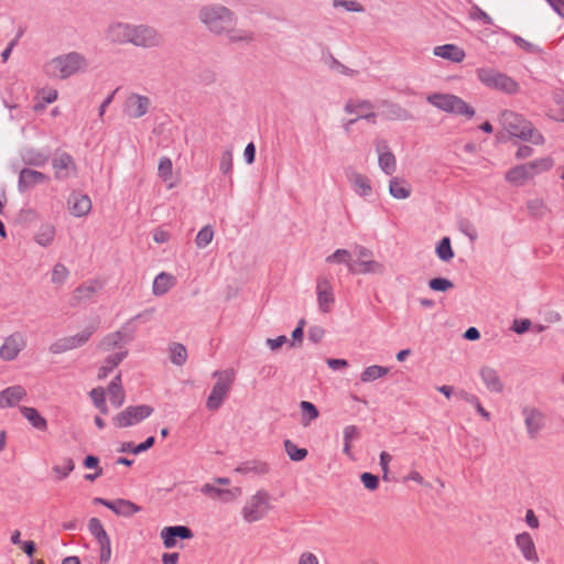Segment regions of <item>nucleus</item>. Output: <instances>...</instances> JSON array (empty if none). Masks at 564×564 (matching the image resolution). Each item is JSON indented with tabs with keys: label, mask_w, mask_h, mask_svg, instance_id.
<instances>
[{
	"label": "nucleus",
	"mask_w": 564,
	"mask_h": 564,
	"mask_svg": "<svg viewBox=\"0 0 564 564\" xmlns=\"http://www.w3.org/2000/svg\"><path fill=\"white\" fill-rule=\"evenodd\" d=\"M198 17L207 29L217 35L231 32L236 22L235 13L221 4L204 6Z\"/></svg>",
	"instance_id": "1"
},
{
	"label": "nucleus",
	"mask_w": 564,
	"mask_h": 564,
	"mask_svg": "<svg viewBox=\"0 0 564 564\" xmlns=\"http://www.w3.org/2000/svg\"><path fill=\"white\" fill-rule=\"evenodd\" d=\"M503 129L512 137L523 141H531L533 144H543L544 137L534 129L533 124L523 116L510 110L501 113Z\"/></svg>",
	"instance_id": "2"
},
{
	"label": "nucleus",
	"mask_w": 564,
	"mask_h": 564,
	"mask_svg": "<svg viewBox=\"0 0 564 564\" xmlns=\"http://www.w3.org/2000/svg\"><path fill=\"white\" fill-rule=\"evenodd\" d=\"M86 65L87 61L84 55L78 52H70L48 61L44 65V72L51 78L65 79L85 68Z\"/></svg>",
	"instance_id": "3"
},
{
	"label": "nucleus",
	"mask_w": 564,
	"mask_h": 564,
	"mask_svg": "<svg viewBox=\"0 0 564 564\" xmlns=\"http://www.w3.org/2000/svg\"><path fill=\"white\" fill-rule=\"evenodd\" d=\"M426 100L429 104L448 113L465 116L468 119L475 116V109L456 95L434 93L429 95Z\"/></svg>",
	"instance_id": "4"
},
{
	"label": "nucleus",
	"mask_w": 564,
	"mask_h": 564,
	"mask_svg": "<svg viewBox=\"0 0 564 564\" xmlns=\"http://www.w3.org/2000/svg\"><path fill=\"white\" fill-rule=\"evenodd\" d=\"M478 79L488 88L513 95L519 90V84L505 73L490 67L476 70Z\"/></svg>",
	"instance_id": "5"
},
{
	"label": "nucleus",
	"mask_w": 564,
	"mask_h": 564,
	"mask_svg": "<svg viewBox=\"0 0 564 564\" xmlns=\"http://www.w3.org/2000/svg\"><path fill=\"white\" fill-rule=\"evenodd\" d=\"M214 376H217L218 380L213 386L206 402V406L209 411H216L221 406L234 382L235 371L234 369H227L224 372L215 371Z\"/></svg>",
	"instance_id": "6"
},
{
	"label": "nucleus",
	"mask_w": 564,
	"mask_h": 564,
	"mask_svg": "<svg viewBox=\"0 0 564 564\" xmlns=\"http://www.w3.org/2000/svg\"><path fill=\"white\" fill-rule=\"evenodd\" d=\"M153 411L148 404L130 405L113 416L112 422L119 429L129 427L149 417Z\"/></svg>",
	"instance_id": "7"
},
{
	"label": "nucleus",
	"mask_w": 564,
	"mask_h": 564,
	"mask_svg": "<svg viewBox=\"0 0 564 564\" xmlns=\"http://www.w3.org/2000/svg\"><path fill=\"white\" fill-rule=\"evenodd\" d=\"M269 494L265 490L257 491L250 502L242 508L243 519L249 522H256L265 517L270 510Z\"/></svg>",
	"instance_id": "8"
},
{
	"label": "nucleus",
	"mask_w": 564,
	"mask_h": 564,
	"mask_svg": "<svg viewBox=\"0 0 564 564\" xmlns=\"http://www.w3.org/2000/svg\"><path fill=\"white\" fill-rule=\"evenodd\" d=\"M97 325L87 326L83 332L68 337H63L51 344L50 351L54 355L84 346L96 332Z\"/></svg>",
	"instance_id": "9"
},
{
	"label": "nucleus",
	"mask_w": 564,
	"mask_h": 564,
	"mask_svg": "<svg viewBox=\"0 0 564 564\" xmlns=\"http://www.w3.org/2000/svg\"><path fill=\"white\" fill-rule=\"evenodd\" d=\"M132 44L143 48L159 47L164 44V36L148 24H138L133 28Z\"/></svg>",
	"instance_id": "10"
},
{
	"label": "nucleus",
	"mask_w": 564,
	"mask_h": 564,
	"mask_svg": "<svg viewBox=\"0 0 564 564\" xmlns=\"http://www.w3.org/2000/svg\"><path fill=\"white\" fill-rule=\"evenodd\" d=\"M530 438H535L545 425V414L538 408L524 405L521 410Z\"/></svg>",
	"instance_id": "11"
},
{
	"label": "nucleus",
	"mask_w": 564,
	"mask_h": 564,
	"mask_svg": "<svg viewBox=\"0 0 564 564\" xmlns=\"http://www.w3.org/2000/svg\"><path fill=\"white\" fill-rule=\"evenodd\" d=\"M26 343L21 333H13L4 339L0 347V358L6 361L14 360Z\"/></svg>",
	"instance_id": "12"
},
{
	"label": "nucleus",
	"mask_w": 564,
	"mask_h": 564,
	"mask_svg": "<svg viewBox=\"0 0 564 564\" xmlns=\"http://www.w3.org/2000/svg\"><path fill=\"white\" fill-rule=\"evenodd\" d=\"M316 293L319 311L323 313H328L330 311V305L335 302L333 286L329 278H317Z\"/></svg>",
	"instance_id": "13"
},
{
	"label": "nucleus",
	"mask_w": 564,
	"mask_h": 564,
	"mask_svg": "<svg viewBox=\"0 0 564 564\" xmlns=\"http://www.w3.org/2000/svg\"><path fill=\"white\" fill-rule=\"evenodd\" d=\"M150 105L151 101L147 96L131 94L126 99L124 112L130 118L138 119L143 117L148 112Z\"/></svg>",
	"instance_id": "14"
},
{
	"label": "nucleus",
	"mask_w": 564,
	"mask_h": 564,
	"mask_svg": "<svg viewBox=\"0 0 564 564\" xmlns=\"http://www.w3.org/2000/svg\"><path fill=\"white\" fill-rule=\"evenodd\" d=\"M376 150L378 152L379 166L387 175H392L397 169V160L394 154L389 148L386 140H379L376 143Z\"/></svg>",
	"instance_id": "15"
},
{
	"label": "nucleus",
	"mask_w": 564,
	"mask_h": 564,
	"mask_svg": "<svg viewBox=\"0 0 564 564\" xmlns=\"http://www.w3.org/2000/svg\"><path fill=\"white\" fill-rule=\"evenodd\" d=\"M47 181L48 176L46 174L29 167H24L19 173L18 188L21 193H24L37 184H42Z\"/></svg>",
	"instance_id": "16"
},
{
	"label": "nucleus",
	"mask_w": 564,
	"mask_h": 564,
	"mask_svg": "<svg viewBox=\"0 0 564 564\" xmlns=\"http://www.w3.org/2000/svg\"><path fill=\"white\" fill-rule=\"evenodd\" d=\"M68 209L75 217L86 216L91 209V200L88 195L73 192L67 200Z\"/></svg>",
	"instance_id": "17"
},
{
	"label": "nucleus",
	"mask_w": 564,
	"mask_h": 564,
	"mask_svg": "<svg viewBox=\"0 0 564 564\" xmlns=\"http://www.w3.org/2000/svg\"><path fill=\"white\" fill-rule=\"evenodd\" d=\"M134 24L117 22L109 26L108 37L113 43L132 44Z\"/></svg>",
	"instance_id": "18"
},
{
	"label": "nucleus",
	"mask_w": 564,
	"mask_h": 564,
	"mask_svg": "<svg viewBox=\"0 0 564 564\" xmlns=\"http://www.w3.org/2000/svg\"><path fill=\"white\" fill-rule=\"evenodd\" d=\"M380 106L383 108L381 115L388 120L408 121L414 119L413 115L408 109L397 102L383 100Z\"/></svg>",
	"instance_id": "19"
},
{
	"label": "nucleus",
	"mask_w": 564,
	"mask_h": 564,
	"mask_svg": "<svg viewBox=\"0 0 564 564\" xmlns=\"http://www.w3.org/2000/svg\"><path fill=\"white\" fill-rule=\"evenodd\" d=\"M516 544L527 561L533 563L539 562V555L535 549V544L533 542L532 536L528 532L517 534Z\"/></svg>",
	"instance_id": "20"
},
{
	"label": "nucleus",
	"mask_w": 564,
	"mask_h": 564,
	"mask_svg": "<svg viewBox=\"0 0 564 564\" xmlns=\"http://www.w3.org/2000/svg\"><path fill=\"white\" fill-rule=\"evenodd\" d=\"M479 375L484 384L490 392L501 393L503 391V382L496 369L489 366H482L479 370Z\"/></svg>",
	"instance_id": "21"
},
{
	"label": "nucleus",
	"mask_w": 564,
	"mask_h": 564,
	"mask_svg": "<svg viewBox=\"0 0 564 564\" xmlns=\"http://www.w3.org/2000/svg\"><path fill=\"white\" fill-rule=\"evenodd\" d=\"M52 166L55 171V177L58 180L68 177V175H69L68 169L69 167H73L74 170H76V164L74 162V159L67 152H63L59 155H57L56 158H54L52 161Z\"/></svg>",
	"instance_id": "22"
},
{
	"label": "nucleus",
	"mask_w": 564,
	"mask_h": 564,
	"mask_svg": "<svg viewBox=\"0 0 564 564\" xmlns=\"http://www.w3.org/2000/svg\"><path fill=\"white\" fill-rule=\"evenodd\" d=\"M384 272V265L372 259L369 260H354L350 264V273L352 274H382Z\"/></svg>",
	"instance_id": "23"
},
{
	"label": "nucleus",
	"mask_w": 564,
	"mask_h": 564,
	"mask_svg": "<svg viewBox=\"0 0 564 564\" xmlns=\"http://www.w3.org/2000/svg\"><path fill=\"white\" fill-rule=\"evenodd\" d=\"M529 163L516 165L506 173L507 182L513 185H522L528 180L534 177Z\"/></svg>",
	"instance_id": "24"
},
{
	"label": "nucleus",
	"mask_w": 564,
	"mask_h": 564,
	"mask_svg": "<svg viewBox=\"0 0 564 564\" xmlns=\"http://www.w3.org/2000/svg\"><path fill=\"white\" fill-rule=\"evenodd\" d=\"M434 54L454 63H460L465 58V51L455 44L436 46L434 48Z\"/></svg>",
	"instance_id": "25"
},
{
	"label": "nucleus",
	"mask_w": 564,
	"mask_h": 564,
	"mask_svg": "<svg viewBox=\"0 0 564 564\" xmlns=\"http://www.w3.org/2000/svg\"><path fill=\"white\" fill-rule=\"evenodd\" d=\"M175 282L176 280L172 274L161 272L153 281L152 292L156 296L164 295L175 285Z\"/></svg>",
	"instance_id": "26"
},
{
	"label": "nucleus",
	"mask_w": 564,
	"mask_h": 564,
	"mask_svg": "<svg viewBox=\"0 0 564 564\" xmlns=\"http://www.w3.org/2000/svg\"><path fill=\"white\" fill-rule=\"evenodd\" d=\"M389 193L393 198L405 199L411 195V186L404 178L392 177L389 182Z\"/></svg>",
	"instance_id": "27"
},
{
	"label": "nucleus",
	"mask_w": 564,
	"mask_h": 564,
	"mask_svg": "<svg viewBox=\"0 0 564 564\" xmlns=\"http://www.w3.org/2000/svg\"><path fill=\"white\" fill-rule=\"evenodd\" d=\"M128 350L109 355L98 370V379L102 380L127 357Z\"/></svg>",
	"instance_id": "28"
},
{
	"label": "nucleus",
	"mask_w": 564,
	"mask_h": 564,
	"mask_svg": "<svg viewBox=\"0 0 564 564\" xmlns=\"http://www.w3.org/2000/svg\"><path fill=\"white\" fill-rule=\"evenodd\" d=\"M349 181L352 184V188L356 194L359 196H368L371 194L372 187L370 184V180L358 172H351L349 175Z\"/></svg>",
	"instance_id": "29"
},
{
	"label": "nucleus",
	"mask_w": 564,
	"mask_h": 564,
	"mask_svg": "<svg viewBox=\"0 0 564 564\" xmlns=\"http://www.w3.org/2000/svg\"><path fill=\"white\" fill-rule=\"evenodd\" d=\"M20 412L34 429L39 431L47 430V421L45 420L44 416L41 415V413L35 408L20 406Z\"/></svg>",
	"instance_id": "30"
},
{
	"label": "nucleus",
	"mask_w": 564,
	"mask_h": 564,
	"mask_svg": "<svg viewBox=\"0 0 564 564\" xmlns=\"http://www.w3.org/2000/svg\"><path fill=\"white\" fill-rule=\"evenodd\" d=\"M7 408L15 406L26 397V390L22 386H11L2 390Z\"/></svg>",
	"instance_id": "31"
},
{
	"label": "nucleus",
	"mask_w": 564,
	"mask_h": 564,
	"mask_svg": "<svg viewBox=\"0 0 564 564\" xmlns=\"http://www.w3.org/2000/svg\"><path fill=\"white\" fill-rule=\"evenodd\" d=\"M48 155L36 149L26 150L22 160L26 165L42 167L48 162Z\"/></svg>",
	"instance_id": "32"
},
{
	"label": "nucleus",
	"mask_w": 564,
	"mask_h": 564,
	"mask_svg": "<svg viewBox=\"0 0 564 564\" xmlns=\"http://www.w3.org/2000/svg\"><path fill=\"white\" fill-rule=\"evenodd\" d=\"M154 444H155V437L154 436H149V437L145 438V441L140 443L139 446H134L133 442L122 443L121 447L118 449V452H120V453L129 452V453H131L133 455H139V454H141L143 452H147L151 447H153Z\"/></svg>",
	"instance_id": "33"
},
{
	"label": "nucleus",
	"mask_w": 564,
	"mask_h": 564,
	"mask_svg": "<svg viewBox=\"0 0 564 564\" xmlns=\"http://www.w3.org/2000/svg\"><path fill=\"white\" fill-rule=\"evenodd\" d=\"M435 253L440 260L444 262H449L455 253L452 248V242L449 237H443L436 245Z\"/></svg>",
	"instance_id": "34"
},
{
	"label": "nucleus",
	"mask_w": 564,
	"mask_h": 564,
	"mask_svg": "<svg viewBox=\"0 0 564 564\" xmlns=\"http://www.w3.org/2000/svg\"><path fill=\"white\" fill-rule=\"evenodd\" d=\"M55 237V228L53 225H42L39 231L34 236V240L43 247H47L52 243Z\"/></svg>",
	"instance_id": "35"
},
{
	"label": "nucleus",
	"mask_w": 564,
	"mask_h": 564,
	"mask_svg": "<svg viewBox=\"0 0 564 564\" xmlns=\"http://www.w3.org/2000/svg\"><path fill=\"white\" fill-rule=\"evenodd\" d=\"M284 449L289 456V458L293 462H302L306 458L308 455V452L304 447H299L294 442L291 440H285L283 442Z\"/></svg>",
	"instance_id": "36"
},
{
	"label": "nucleus",
	"mask_w": 564,
	"mask_h": 564,
	"mask_svg": "<svg viewBox=\"0 0 564 564\" xmlns=\"http://www.w3.org/2000/svg\"><path fill=\"white\" fill-rule=\"evenodd\" d=\"M389 372L388 367L372 365L367 367L360 376L362 382H371L376 379L384 377Z\"/></svg>",
	"instance_id": "37"
},
{
	"label": "nucleus",
	"mask_w": 564,
	"mask_h": 564,
	"mask_svg": "<svg viewBox=\"0 0 564 564\" xmlns=\"http://www.w3.org/2000/svg\"><path fill=\"white\" fill-rule=\"evenodd\" d=\"M300 409L302 412V424L307 426L313 420L317 419L319 411L316 405L310 401H301Z\"/></svg>",
	"instance_id": "38"
},
{
	"label": "nucleus",
	"mask_w": 564,
	"mask_h": 564,
	"mask_svg": "<svg viewBox=\"0 0 564 564\" xmlns=\"http://www.w3.org/2000/svg\"><path fill=\"white\" fill-rule=\"evenodd\" d=\"M170 359L172 364L183 366L187 359L186 347L181 343H173L170 346Z\"/></svg>",
	"instance_id": "39"
},
{
	"label": "nucleus",
	"mask_w": 564,
	"mask_h": 564,
	"mask_svg": "<svg viewBox=\"0 0 564 564\" xmlns=\"http://www.w3.org/2000/svg\"><path fill=\"white\" fill-rule=\"evenodd\" d=\"M325 261L327 263H344L350 272V264L354 262L351 253L346 249H337L332 254L327 256Z\"/></svg>",
	"instance_id": "40"
},
{
	"label": "nucleus",
	"mask_w": 564,
	"mask_h": 564,
	"mask_svg": "<svg viewBox=\"0 0 564 564\" xmlns=\"http://www.w3.org/2000/svg\"><path fill=\"white\" fill-rule=\"evenodd\" d=\"M135 330H137V328L130 318L128 322H126L122 325V327L120 329L112 333V337L119 336L121 338L122 343L127 344V343H130L131 340H133Z\"/></svg>",
	"instance_id": "41"
},
{
	"label": "nucleus",
	"mask_w": 564,
	"mask_h": 564,
	"mask_svg": "<svg viewBox=\"0 0 564 564\" xmlns=\"http://www.w3.org/2000/svg\"><path fill=\"white\" fill-rule=\"evenodd\" d=\"M531 167L533 176H535L539 173L549 171L554 165V160L550 156L541 158L531 162H528Z\"/></svg>",
	"instance_id": "42"
},
{
	"label": "nucleus",
	"mask_w": 564,
	"mask_h": 564,
	"mask_svg": "<svg viewBox=\"0 0 564 564\" xmlns=\"http://www.w3.org/2000/svg\"><path fill=\"white\" fill-rule=\"evenodd\" d=\"M88 530L90 534L98 541L105 540L107 534L101 521L98 518H90L88 521Z\"/></svg>",
	"instance_id": "43"
},
{
	"label": "nucleus",
	"mask_w": 564,
	"mask_h": 564,
	"mask_svg": "<svg viewBox=\"0 0 564 564\" xmlns=\"http://www.w3.org/2000/svg\"><path fill=\"white\" fill-rule=\"evenodd\" d=\"M429 288L435 292H447L454 288V283L447 278L437 276L429 281Z\"/></svg>",
	"instance_id": "44"
},
{
	"label": "nucleus",
	"mask_w": 564,
	"mask_h": 564,
	"mask_svg": "<svg viewBox=\"0 0 564 564\" xmlns=\"http://www.w3.org/2000/svg\"><path fill=\"white\" fill-rule=\"evenodd\" d=\"M373 105L370 100H348L344 107L345 112L354 113L358 110H372Z\"/></svg>",
	"instance_id": "45"
},
{
	"label": "nucleus",
	"mask_w": 564,
	"mask_h": 564,
	"mask_svg": "<svg viewBox=\"0 0 564 564\" xmlns=\"http://www.w3.org/2000/svg\"><path fill=\"white\" fill-rule=\"evenodd\" d=\"M213 237H214V230H213L212 226L207 225V226L203 227L198 231V234L195 238L196 246L198 248L207 247L212 242Z\"/></svg>",
	"instance_id": "46"
},
{
	"label": "nucleus",
	"mask_w": 564,
	"mask_h": 564,
	"mask_svg": "<svg viewBox=\"0 0 564 564\" xmlns=\"http://www.w3.org/2000/svg\"><path fill=\"white\" fill-rule=\"evenodd\" d=\"M457 227L462 234L469 238L470 241H475L478 238L477 230L469 219L460 218L457 221Z\"/></svg>",
	"instance_id": "47"
},
{
	"label": "nucleus",
	"mask_w": 564,
	"mask_h": 564,
	"mask_svg": "<svg viewBox=\"0 0 564 564\" xmlns=\"http://www.w3.org/2000/svg\"><path fill=\"white\" fill-rule=\"evenodd\" d=\"M140 510L141 507L137 503L127 499H119V511H117V516L131 517Z\"/></svg>",
	"instance_id": "48"
},
{
	"label": "nucleus",
	"mask_w": 564,
	"mask_h": 564,
	"mask_svg": "<svg viewBox=\"0 0 564 564\" xmlns=\"http://www.w3.org/2000/svg\"><path fill=\"white\" fill-rule=\"evenodd\" d=\"M469 18L471 20H479L484 24H488V25H492L494 24L492 18L487 12H485L480 7H478L477 4H473L471 6V8L469 10Z\"/></svg>",
	"instance_id": "49"
},
{
	"label": "nucleus",
	"mask_w": 564,
	"mask_h": 564,
	"mask_svg": "<svg viewBox=\"0 0 564 564\" xmlns=\"http://www.w3.org/2000/svg\"><path fill=\"white\" fill-rule=\"evenodd\" d=\"M173 164L170 158L162 156L159 162V176L167 182L172 177Z\"/></svg>",
	"instance_id": "50"
},
{
	"label": "nucleus",
	"mask_w": 564,
	"mask_h": 564,
	"mask_svg": "<svg viewBox=\"0 0 564 564\" xmlns=\"http://www.w3.org/2000/svg\"><path fill=\"white\" fill-rule=\"evenodd\" d=\"M232 150L227 149L221 154L219 170L224 175H230L232 173Z\"/></svg>",
	"instance_id": "51"
},
{
	"label": "nucleus",
	"mask_w": 564,
	"mask_h": 564,
	"mask_svg": "<svg viewBox=\"0 0 564 564\" xmlns=\"http://www.w3.org/2000/svg\"><path fill=\"white\" fill-rule=\"evenodd\" d=\"M238 473L246 474L249 471L267 473L269 470L265 463L247 462L236 469Z\"/></svg>",
	"instance_id": "52"
},
{
	"label": "nucleus",
	"mask_w": 564,
	"mask_h": 564,
	"mask_svg": "<svg viewBox=\"0 0 564 564\" xmlns=\"http://www.w3.org/2000/svg\"><path fill=\"white\" fill-rule=\"evenodd\" d=\"M69 272L67 268L62 263H56L52 270V282L55 284H63Z\"/></svg>",
	"instance_id": "53"
},
{
	"label": "nucleus",
	"mask_w": 564,
	"mask_h": 564,
	"mask_svg": "<svg viewBox=\"0 0 564 564\" xmlns=\"http://www.w3.org/2000/svg\"><path fill=\"white\" fill-rule=\"evenodd\" d=\"M161 539L163 541V544L166 549H172L177 543V536L175 535V532L171 527H165L161 531Z\"/></svg>",
	"instance_id": "54"
},
{
	"label": "nucleus",
	"mask_w": 564,
	"mask_h": 564,
	"mask_svg": "<svg viewBox=\"0 0 564 564\" xmlns=\"http://www.w3.org/2000/svg\"><path fill=\"white\" fill-rule=\"evenodd\" d=\"M364 487L370 491H375L379 487V477L372 473L365 471L360 475Z\"/></svg>",
	"instance_id": "55"
},
{
	"label": "nucleus",
	"mask_w": 564,
	"mask_h": 564,
	"mask_svg": "<svg viewBox=\"0 0 564 564\" xmlns=\"http://www.w3.org/2000/svg\"><path fill=\"white\" fill-rule=\"evenodd\" d=\"M333 7H343L349 12H362L365 10L364 7L356 0H334Z\"/></svg>",
	"instance_id": "56"
},
{
	"label": "nucleus",
	"mask_w": 564,
	"mask_h": 564,
	"mask_svg": "<svg viewBox=\"0 0 564 564\" xmlns=\"http://www.w3.org/2000/svg\"><path fill=\"white\" fill-rule=\"evenodd\" d=\"M97 292V284L91 282L89 284H82L75 289L76 299H89L94 293Z\"/></svg>",
	"instance_id": "57"
},
{
	"label": "nucleus",
	"mask_w": 564,
	"mask_h": 564,
	"mask_svg": "<svg viewBox=\"0 0 564 564\" xmlns=\"http://www.w3.org/2000/svg\"><path fill=\"white\" fill-rule=\"evenodd\" d=\"M98 544L100 545V564H108L110 557H111V543L110 538H106L105 540L98 541Z\"/></svg>",
	"instance_id": "58"
},
{
	"label": "nucleus",
	"mask_w": 564,
	"mask_h": 564,
	"mask_svg": "<svg viewBox=\"0 0 564 564\" xmlns=\"http://www.w3.org/2000/svg\"><path fill=\"white\" fill-rule=\"evenodd\" d=\"M75 468V463L72 458H65L64 466L56 465L53 471L58 474V479H65Z\"/></svg>",
	"instance_id": "59"
},
{
	"label": "nucleus",
	"mask_w": 564,
	"mask_h": 564,
	"mask_svg": "<svg viewBox=\"0 0 564 564\" xmlns=\"http://www.w3.org/2000/svg\"><path fill=\"white\" fill-rule=\"evenodd\" d=\"M329 58H330L329 68L335 69L338 73L348 75V76H354L358 73L357 70L345 66L343 63H340L338 59H336L333 55H330Z\"/></svg>",
	"instance_id": "60"
},
{
	"label": "nucleus",
	"mask_w": 564,
	"mask_h": 564,
	"mask_svg": "<svg viewBox=\"0 0 564 564\" xmlns=\"http://www.w3.org/2000/svg\"><path fill=\"white\" fill-rule=\"evenodd\" d=\"M89 395L96 408L105 406L106 397L105 390L101 387H97L90 390Z\"/></svg>",
	"instance_id": "61"
},
{
	"label": "nucleus",
	"mask_w": 564,
	"mask_h": 564,
	"mask_svg": "<svg viewBox=\"0 0 564 564\" xmlns=\"http://www.w3.org/2000/svg\"><path fill=\"white\" fill-rule=\"evenodd\" d=\"M304 325H305V319L301 318L299 321V323H297V326L292 332V335H291L292 336L291 346H294L296 343H302L303 341Z\"/></svg>",
	"instance_id": "62"
},
{
	"label": "nucleus",
	"mask_w": 564,
	"mask_h": 564,
	"mask_svg": "<svg viewBox=\"0 0 564 564\" xmlns=\"http://www.w3.org/2000/svg\"><path fill=\"white\" fill-rule=\"evenodd\" d=\"M512 37V41L518 45L520 46L521 48H523L525 52L528 53H535L538 52V48L534 44L528 42L527 40H524L523 37H521L520 35H511Z\"/></svg>",
	"instance_id": "63"
},
{
	"label": "nucleus",
	"mask_w": 564,
	"mask_h": 564,
	"mask_svg": "<svg viewBox=\"0 0 564 564\" xmlns=\"http://www.w3.org/2000/svg\"><path fill=\"white\" fill-rule=\"evenodd\" d=\"M324 334H325V330L323 327L312 326V327H310V329L307 332V337L312 343L317 344L323 339Z\"/></svg>",
	"instance_id": "64"
}]
</instances>
